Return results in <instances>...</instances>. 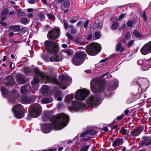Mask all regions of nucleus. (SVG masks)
I'll list each match as a JSON object with an SVG mask.
<instances>
[{"mask_svg": "<svg viewBox=\"0 0 151 151\" xmlns=\"http://www.w3.org/2000/svg\"><path fill=\"white\" fill-rule=\"evenodd\" d=\"M91 91L95 94L89 96L87 100V103L92 108L100 104L103 99L102 95L96 93H102L104 91L103 81L99 79H93L90 82Z\"/></svg>", "mask_w": 151, "mask_h": 151, "instance_id": "1", "label": "nucleus"}, {"mask_svg": "<svg viewBox=\"0 0 151 151\" xmlns=\"http://www.w3.org/2000/svg\"><path fill=\"white\" fill-rule=\"evenodd\" d=\"M68 120L69 117L67 115L60 113L52 118L51 123L44 124L41 127V130L44 133L47 134L50 132L52 129L60 130L68 124Z\"/></svg>", "mask_w": 151, "mask_h": 151, "instance_id": "2", "label": "nucleus"}, {"mask_svg": "<svg viewBox=\"0 0 151 151\" xmlns=\"http://www.w3.org/2000/svg\"><path fill=\"white\" fill-rule=\"evenodd\" d=\"M58 79L60 82L57 79L55 78H50L45 75L42 76V79L45 81V82H50L55 85H57L58 87H54L55 91H57L59 87L60 88L65 89L67 86L69 85L71 83L72 79L71 78L66 75H60L58 77Z\"/></svg>", "mask_w": 151, "mask_h": 151, "instance_id": "3", "label": "nucleus"}, {"mask_svg": "<svg viewBox=\"0 0 151 151\" xmlns=\"http://www.w3.org/2000/svg\"><path fill=\"white\" fill-rule=\"evenodd\" d=\"M44 47L49 53L52 55L50 58L51 62L61 61L63 58L58 53L59 48L57 43L47 40L45 42Z\"/></svg>", "mask_w": 151, "mask_h": 151, "instance_id": "4", "label": "nucleus"}, {"mask_svg": "<svg viewBox=\"0 0 151 151\" xmlns=\"http://www.w3.org/2000/svg\"><path fill=\"white\" fill-rule=\"evenodd\" d=\"M31 111L30 115H28L27 117V120L31 119V117L33 118L38 117L40 115L42 111V107L38 104L35 103L32 105L30 107Z\"/></svg>", "mask_w": 151, "mask_h": 151, "instance_id": "5", "label": "nucleus"}, {"mask_svg": "<svg viewBox=\"0 0 151 151\" xmlns=\"http://www.w3.org/2000/svg\"><path fill=\"white\" fill-rule=\"evenodd\" d=\"M101 49V45L97 43H92L87 45L86 49L87 53L91 55H94L99 52Z\"/></svg>", "mask_w": 151, "mask_h": 151, "instance_id": "6", "label": "nucleus"}, {"mask_svg": "<svg viewBox=\"0 0 151 151\" xmlns=\"http://www.w3.org/2000/svg\"><path fill=\"white\" fill-rule=\"evenodd\" d=\"M86 56V54L84 52L77 53L72 59V62L75 65H79L83 62Z\"/></svg>", "mask_w": 151, "mask_h": 151, "instance_id": "7", "label": "nucleus"}, {"mask_svg": "<svg viewBox=\"0 0 151 151\" xmlns=\"http://www.w3.org/2000/svg\"><path fill=\"white\" fill-rule=\"evenodd\" d=\"M13 111L15 116L18 118H22L24 115V109L20 104L16 105L13 107Z\"/></svg>", "mask_w": 151, "mask_h": 151, "instance_id": "8", "label": "nucleus"}, {"mask_svg": "<svg viewBox=\"0 0 151 151\" xmlns=\"http://www.w3.org/2000/svg\"><path fill=\"white\" fill-rule=\"evenodd\" d=\"M89 94V92L86 89H79L76 92L75 98L78 100L82 101L85 99Z\"/></svg>", "mask_w": 151, "mask_h": 151, "instance_id": "9", "label": "nucleus"}, {"mask_svg": "<svg viewBox=\"0 0 151 151\" xmlns=\"http://www.w3.org/2000/svg\"><path fill=\"white\" fill-rule=\"evenodd\" d=\"M60 35V29L58 28L52 29L50 30L47 35L48 38L53 40L58 38Z\"/></svg>", "mask_w": 151, "mask_h": 151, "instance_id": "10", "label": "nucleus"}, {"mask_svg": "<svg viewBox=\"0 0 151 151\" xmlns=\"http://www.w3.org/2000/svg\"><path fill=\"white\" fill-rule=\"evenodd\" d=\"M86 105L82 103L80 101H73L72 102V107L70 108V111H78L81 109H84Z\"/></svg>", "mask_w": 151, "mask_h": 151, "instance_id": "11", "label": "nucleus"}, {"mask_svg": "<svg viewBox=\"0 0 151 151\" xmlns=\"http://www.w3.org/2000/svg\"><path fill=\"white\" fill-rule=\"evenodd\" d=\"M19 93L16 90L13 91L11 96L8 98L9 101L12 104H15L19 101Z\"/></svg>", "mask_w": 151, "mask_h": 151, "instance_id": "12", "label": "nucleus"}, {"mask_svg": "<svg viewBox=\"0 0 151 151\" xmlns=\"http://www.w3.org/2000/svg\"><path fill=\"white\" fill-rule=\"evenodd\" d=\"M142 54L145 55L151 52V41L145 44L141 49Z\"/></svg>", "mask_w": 151, "mask_h": 151, "instance_id": "13", "label": "nucleus"}, {"mask_svg": "<svg viewBox=\"0 0 151 151\" xmlns=\"http://www.w3.org/2000/svg\"><path fill=\"white\" fill-rule=\"evenodd\" d=\"M33 99H31L30 97L26 96H22L21 98L20 99V101L22 103H29L30 102H34L36 99L35 96H33Z\"/></svg>", "mask_w": 151, "mask_h": 151, "instance_id": "14", "label": "nucleus"}, {"mask_svg": "<svg viewBox=\"0 0 151 151\" xmlns=\"http://www.w3.org/2000/svg\"><path fill=\"white\" fill-rule=\"evenodd\" d=\"M143 130L142 127H139L136 128L132 130L131 132V134L133 136H137L139 135Z\"/></svg>", "mask_w": 151, "mask_h": 151, "instance_id": "15", "label": "nucleus"}, {"mask_svg": "<svg viewBox=\"0 0 151 151\" xmlns=\"http://www.w3.org/2000/svg\"><path fill=\"white\" fill-rule=\"evenodd\" d=\"M45 114L42 116V119L44 121H47L50 120L52 116L50 113L48 111H45Z\"/></svg>", "mask_w": 151, "mask_h": 151, "instance_id": "16", "label": "nucleus"}, {"mask_svg": "<svg viewBox=\"0 0 151 151\" xmlns=\"http://www.w3.org/2000/svg\"><path fill=\"white\" fill-rule=\"evenodd\" d=\"M123 143L122 139L120 138L116 139L113 142V145L114 147H116L122 145Z\"/></svg>", "mask_w": 151, "mask_h": 151, "instance_id": "17", "label": "nucleus"}, {"mask_svg": "<svg viewBox=\"0 0 151 151\" xmlns=\"http://www.w3.org/2000/svg\"><path fill=\"white\" fill-rule=\"evenodd\" d=\"M30 85L29 83L26 85H24L21 87V92L23 94L25 93L30 89Z\"/></svg>", "mask_w": 151, "mask_h": 151, "instance_id": "18", "label": "nucleus"}, {"mask_svg": "<svg viewBox=\"0 0 151 151\" xmlns=\"http://www.w3.org/2000/svg\"><path fill=\"white\" fill-rule=\"evenodd\" d=\"M111 84H114L112 86H110V87L108 88L109 90H114L117 88L118 85V81L116 79H114V81L111 82Z\"/></svg>", "mask_w": 151, "mask_h": 151, "instance_id": "19", "label": "nucleus"}, {"mask_svg": "<svg viewBox=\"0 0 151 151\" xmlns=\"http://www.w3.org/2000/svg\"><path fill=\"white\" fill-rule=\"evenodd\" d=\"M53 101V99L51 98H43L41 100V103L46 104L51 103Z\"/></svg>", "mask_w": 151, "mask_h": 151, "instance_id": "20", "label": "nucleus"}, {"mask_svg": "<svg viewBox=\"0 0 151 151\" xmlns=\"http://www.w3.org/2000/svg\"><path fill=\"white\" fill-rule=\"evenodd\" d=\"M20 27L19 25H16L10 26L9 28V29L11 31L19 32L20 30Z\"/></svg>", "mask_w": 151, "mask_h": 151, "instance_id": "21", "label": "nucleus"}, {"mask_svg": "<svg viewBox=\"0 0 151 151\" xmlns=\"http://www.w3.org/2000/svg\"><path fill=\"white\" fill-rule=\"evenodd\" d=\"M88 132L87 131V130L85 132L81 134H80V136L81 137H84L86 136V137H87V138H85L83 139L84 141H87L90 139L92 137H90L88 135Z\"/></svg>", "mask_w": 151, "mask_h": 151, "instance_id": "22", "label": "nucleus"}, {"mask_svg": "<svg viewBox=\"0 0 151 151\" xmlns=\"http://www.w3.org/2000/svg\"><path fill=\"white\" fill-rule=\"evenodd\" d=\"M149 139L148 137H143V139L145 140V141L141 142V144L143 146H148L150 145L151 144V142L149 141H147L146 140H147Z\"/></svg>", "mask_w": 151, "mask_h": 151, "instance_id": "23", "label": "nucleus"}, {"mask_svg": "<svg viewBox=\"0 0 151 151\" xmlns=\"http://www.w3.org/2000/svg\"><path fill=\"white\" fill-rule=\"evenodd\" d=\"M70 6V4L68 1H65L61 5L62 9L64 8H69Z\"/></svg>", "mask_w": 151, "mask_h": 151, "instance_id": "24", "label": "nucleus"}, {"mask_svg": "<svg viewBox=\"0 0 151 151\" xmlns=\"http://www.w3.org/2000/svg\"><path fill=\"white\" fill-rule=\"evenodd\" d=\"M73 94L67 95L65 98V102L66 103L70 102L73 99Z\"/></svg>", "mask_w": 151, "mask_h": 151, "instance_id": "25", "label": "nucleus"}, {"mask_svg": "<svg viewBox=\"0 0 151 151\" xmlns=\"http://www.w3.org/2000/svg\"><path fill=\"white\" fill-rule=\"evenodd\" d=\"M62 54L65 58H68L71 55V52L69 50H66L63 51L62 52Z\"/></svg>", "mask_w": 151, "mask_h": 151, "instance_id": "26", "label": "nucleus"}, {"mask_svg": "<svg viewBox=\"0 0 151 151\" xmlns=\"http://www.w3.org/2000/svg\"><path fill=\"white\" fill-rule=\"evenodd\" d=\"M39 81V80L37 77H35L33 80L31 81V84L32 85V87L33 88L35 87V85L37 84Z\"/></svg>", "mask_w": 151, "mask_h": 151, "instance_id": "27", "label": "nucleus"}, {"mask_svg": "<svg viewBox=\"0 0 151 151\" xmlns=\"http://www.w3.org/2000/svg\"><path fill=\"white\" fill-rule=\"evenodd\" d=\"M116 49V50L118 52L120 51V52H122L124 50V47H122L121 43L120 42L117 45Z\"/></svg>", "mask_w": 151, "mask_h": 151, "instance_id": "28", "label": "nucleus"}, {"mask_svg": "<svg viewBox=\"0 0 151 151\" xmlns=\"http://www.w3.org/2000/svg\"><path fill=\"white\" fill-rule=\"evenodd\" d=\"M119 26L118 22H115L111 25V28L113 30H115L118 29Z\"/></svg>", "mask_w": 151, "mask_h": 151, "instance_id": "29", "label": "nucleus"}, {"mask_svg": "<svg viewBox=\"0 0 151 151\" xmlns=\"http://www.w3.org/2000/svg\"><path fill=\"white\" fill-rule=\"evenodd\" d=\"M88 132V135L89 136V135L91 136L95 135L96 134V131L95 130L93 129H89L87 130Z\"/></svg>", "mask_w": 151, "mask_h": 151, "instance_id": "30", "label": "nucleus"}, {"mask_svg": "<svg viewBox=\"0 0 151 151\" xmlns=\"http://www.w3.org/2000/svg\"><path fill=\"white\" fill-rule=\"evenodd\" d=\"M143 81V79H136L134 80L133 81V84L134 85H137L138 86H140L139 83L142 82Z\"/></svg>", "mask_w": 151, "mask_h": 151, "instance_id": "31", "label": "nucleus"}, {"mask_svg": "<svg viewBox=\"0 0 151 151\" xmlns=\"http://www.w3.org/2000/svg\"><path fill=\"white\" fill-rule=\"evenodd\" d=\"M20 21L22 24H28L29 20L27 18L24 17L21 19Z\"/></svg>", "mask_w": 151, "mask_h": 151, "instance_id": "32", "label": "nucleus"}, {"mask_svg": "<svg viewBox=\"0 0 151 151\" xmlns=\"http://www.w3.org/2000/svg\"><path fill=\"white\" fill-rule=\"evenodd\" d=\"M37 18L40 21H43L45 19V16L43 14L40 13L37 15Z\"/></svg>", "mask_w": 151, "mask_h": 151, "instance_id": "33", "label": "nucleus"}, {"mask_svg": "<svg viewBox=\"0 0 151 151\" xmlns=\"http://www.w3.org/2000/svg\"><path fill=\"white\" fill-rule=\"evenodd\" d=\"M133 34L134 36L138 38H141L142 37V35L139 32L137 31H134L133 32Z\"/></svg>", "mask_w": 151, "mask_h": 151, "instance_id": "34", "label": "nucleus"}, {"mask_svg": "<svg viewBox=\"0 0 151 151\" xmlns=\"http://www.w3.org/2000/svg\"><path fill=\"white\" fill-rule=\"evenodd\" d=\"M89 147L88 145H86V144H84L83 146L81 148L80 151H87Z\"/></svg>", "mask_w": 151, "mask_h": 151, "instance_id": "35", "label": "nucleus"}, {"mask_svg": "<svg viewBox=\"0 0 151 151\" xmlns=\"http://www.w3.org/2000/svg\"><path fill=\"white\" fill-rule=\"evenodd\" d=\"M126 16V13H123L120 15L119 17L116 18V19L117 21H120L122 19L125 18Z\"/></svg>", "mask_w": 151, "mask_h": 151, "instance_id": "36", "label": "nucleus"}, {"mask_svg": "<svg viewBox=\"0 0 151 151\" xmlns=\"http://www.w3.org/2000/svg\"><path fill=\"white\" fill-rule=\"evenodd\" d=\"M25 13L24 12L22 11V9H19L17 10V15L19 16H22L25 15Z\"/></svg>", "mask_w": 151, "mask_h": 151, "instance_id": "37", "label": "nucleus"}, {"mask_svg": "<svg viewBox=\"0 0 151 151\" xmlns=\"http://www.w3.org/2000/svg\"><path fill=\"white\" fill-rule=\"evenodd\" d=\"M126 130L124 127H122L119 132L122 135H125L128 134V132L126 131Z\"/></svg>", "mask_w": 151, "mask_h": 151, "instance_id": "38", "label": "nucleus"}, {"mask_svg": "<svg viewBox=\"0 0 151 151\" xmlns=\"http://www.w3.org/2000/svg\"><path fill=\"white\" fill-rule=\"evenodd\" d=\"M48 87L46 85H43L42 88V90L43 93H45L47 92L48 90Z\"/></svg>", "mask_w": 151, "mask_h": 151, "instance_id": "39", "label": "nucleus"}, {"mask_svg": "<svg viewBox=\"0 0 151 151\" xmlns=\"http://www.w3.org/2000/svg\"><path fill=\"white\" fill-rule=\"evenodd\" d=\"M31 68L27 67H25L24 68V72L27 75L29 73H30L31 71Z\"/></svg>", "mask_w": 151, "mask_h": 151, "instance_id": "40", "label": "nucleus"}, {"mask_svg": "<svg viewBox=\"0 0 151 151\" xmlns=\"http://www.w3.org/2000/svg\"><path fill=\"white\" fill-rule=\"evenodd\" d=\"M11 78H12L11 77L8 76L6 77L5 81H7V83H8V84H12V83H11V81H10V79Z\"/></svg>", "mask_w": 151, "mask_h": 151, "instance_id": "41", "label": "nucleus"}, {"mask_svg": "<svg viewBox=\"0 0 151 151\" xmlns=\"http://www.w3.org/2000/svg\"><path fill=\"white\" fill-rule=\"evenodd\" d=\"M1 90L2 93L4 95L6 94L8 92V90L3 87H1Z\"/></svg>", "mask_w": 151, "mask_h": 151, "instance_id": "42", "label": "nucleus"}, {"mask_svg": "<svg viewBox=\"0 0 151 151\" xmlns=\"http://www.w3.org/2000/svg\"><path fill=\"white\" fill-rule=\"evenodd\" d=\"M142 17L143 18L145 22H147V17L146 16V14L145 12V11H144L142 13Z\"/></svg>", "mask_w": 151, "mask_h": 151, "instance_id": "43", "label": "nucleus"}, {"mask_svg": "<svg viewBox=\"0 0 151 151\" xmlns=\"http://www.w3.org/2000/svg\"><path fill=\"white\" fill-rule=\"evenodd\" d=\"M89 22V20H86L82 24V25L83 26V27L85 28L86 29L88 28V25Z\"/></svg>", "mask_w": 151, "mask_h": 151, "instance_id": "44", "label": "nucleus"}, {"mask_svg": "<svg viewBox=\"0 0 151 151\" xmlns=\"http://www.w3.org/2000/svg\"><path fill=\"white\" fill-rule=\"evenodd\" d=\"M63 22L64 24V27L65 29L67 30L68 28V24L67 22V21L64 19L63 20Z\"/></svg>", "mask_w": 151, "mask_h": 151, "instance_id": "45", "label": "nucleus"}, {"mask_svg": "<svg viewBox=\"0 0 151 151\" xmlns=\"http://www.w3.org/2000/svg\"><path fill=\"white\" fill-rule=\"evenodd\" d=\"M18 80L20 83H25V81L24 79L21 77L19 76V77Z\"/></svg>", "mask_w": 151, "mask_h": 151, "instance_id": "46", "label": "nucleus"}, {"mask_svg": "<svg viewBox=\"0 0 151 151\" xmlns=\"http://www.w3.org/2000/svg\"><path fill=\"white\" fill-rule=\"evenodd\" d=\"M101 36V34L98 32H97L95 33V37L97 39H99Z\"/></svg>", "mask_w": 151, "mask_h": 151, "instance_id": "47", "label": "nucleus"}, {"mask_svg": "<svg viewBox=\"0 0 151 151\" xmlns=\"http://www.w3.org/2000/svg\"><path fill=\"white\" fill-rule=\"evenodd\" d=\"M94 25L95 27H96L97 29H100L101 28V25L99 23H94Z\"/></svg>", "mask_w": 151, "mask_h": 151, "instance_id": "48", "label": "nucleus"}, {"mask_svg": "<svg viewBox=\"0 0 151 151\" xmlns=\"http://www.w3.org/2000/svg\"><path fill=\"white\" fill-rule=\"evenodd\" d=\"M9 11L7 9H4L1 12V14L5 15Z\"/></svg>", "mask_w": 151, "mask_h": 151, "instance_id": "49", "label": "nucleus"}, {"mask_svg": "<svg viewBox=\"0 0 151 151\" xmlns=\"http://www.w3.org/2000/svg\"><path fill=\"white\" fill-rule=\"evenodd\" d=\"M125 38L127 39H128L131 37V35L130 32H127L126 35H124Z\"/></svg>", "mask_w": 151, "mask_h": 151, "instance_id": "50", "label": "nucleus"}, {"mask_svg": "<svg viewBox=\"0 0 151 151\" xmlns=\"http://www.w3.org/2000/svg\"><path fill=\"white\" fill-rule=\"evenodd\" d=\"M66 36L68 37V38L70 40L73 39V36L68 32L66 33Z\"/></svg>", "mask_w": 151, "mask_h": 151, "instance_id": "51", "label": "nucleus"}, {"mask_svg": "<svg viewBox=\"0 0 151 151\" xmlns=\"http://www.w3.org/2000/svg\"><path fill=\"white\" fill-rule=\"evenodd\" d=\"M47 16L50 19H54L55 18V16L53 14H47Z\"/></svg>", "mask_w": 151, "mask_h": 151, "instance_id": "52", "label": "nucleus"}, {"mask_svg": "<svg viewBox=\"0 0 151 151\" xmlns=\"http://www.w3.org/2000/svg\"><path fill=\"white\" fill-rule=\"evenodd\" d=\"M134 43V40H131L127 44V46L128 47H130Z\"/></svg>", "mask_w": 151, "mask_h": 151, "instance_id": "53", "label": "nucleus"}, {"mask_svg": "<svg viewBox=\"0 0 151 151\" xmlns=\"http://www.w3.org/2000/svg\"><path fill=\"white\" fill-rule=\"evenodd\" d=\"M132 21L131 20L127 22V25L129 27H132Z\"/></svg>", "mask_w": 151, "mask_h": 151, "instance_id": "54", "label": "nucleus"}, {"mask_svg": "<svg viewBox=\"0 0 151 151\" xmlns=\"http://www.w3.org/2000/svg\"><path fill=\"white\" fill-rule=\"evenodd\" d=\"M143 63L144 61L142 60H139L137 62V64L139 65H142L143 64Z\"/></svg>", "mask_w": 151, "mask_h": 151, "instance_id": "55", "label": "nucleus"}, {"mask_svg": "<svg viewBox=\"0 0 151 151\" xmlns=\"http://www.w3.org/2000/svg\"><path fill=\"white\" fill-rule=\"evenodd\" d=\"M28 1L29 3L31 4H35L37 2L36 0H28Z\"/></svg>", "mask_w": 151, "mask_h": 151, "instance_id": "56", "label": "nucleus"}, {"mask_svg": "<svg viewBox=\"0 0 151 151\" xmlns=\"http://www.w3.org/2000/svg\"><path fill=\"white\" fill-rule=\"evenodd\" d=\"M70 31L71 33L72 34H75L77 32L76 30L74 28L72 29Z\"/></svg>", "mask_w": 151, "mask_h": 151, "instance_id": "57", "label": "nucleus"}, {"mask_svg": "<svg viewBox=\"0 0 151 151\" xmlns=\"http://www.w3.org/2000/svg\"><path fill=\"white\" fill-rule=\"evenodd\" d=\"M35 72L36 74L38 75H41V73L40 72L38 69H35Z\"/></svg>", "mask_w": 151, "mask_h": 151, "instance_id": "58", "label": "nucleus"}, {"mask_svg": "<svg viewBox=\"0 0 151 151\" xmlns=\"http://www.w3.org/2000/svg\"><path fill=\"white\" fill-rule=\"evenodd\" d=\"M69 21L72 24H73L76 22L77 21L76 20L74 19H72L70 20Z\"/></svg>", "mask_w": 151, "mask_h": 151, "instance_id": "59", "label": "nucleus"}, {"mask_svg": "<svg viewBox=\"0 0 151 151\" xmlns=\"http://www.w3.org/2000/svg\"><path fill=\"white\" fill-rule=\"evenodd\" d=\"M92 38V35L91 34L89 35L87 38L88 40H90Z\"/></svg>", "mask_w": 151, "mask_h": 151, "instance_id": "60", "label": "nucleus"}, {"mask_svg": "<svg viewBox=\"0 0 151 151\" xmlns=\"http://www.w3.org/2000/svg\"><path fill=\"white\" fill-rule=\"evenodd\" d=\"M27 16L29 18H32L33 17V15L32 13H29V14H27Z\"/></svg>", "mask_w": 151, "mask_h": 151, "instance_id": "61", "label": "nucleus"}, {"mask_svg": "<svg viewBox=\"0 0 151 151\" xmlns=\"http://www.w3.org/2000/svg\"><path fill=\"white\" fill-rule=\"evenodd\" d=\"M26 31V28L24 27L21 29V31L22 32L24 33H25Z\"/></svg>", "mask_w": 151, "mask_h": 151, "instance_id": "62", "label": "nucleus"}, {"mask_svg": "<svg viewBox=\"0 0 151 151\" xmlns=\"http://www.w3.org/2000/svg\"><path fill=\"white\" fill-rule=\"evenodd\" d=\"M0 24L3 26H6L7 25V24L6 23L1 21H0Z\"/></svg>", "mask_w": 151, "mask_h": 151, "instance_id": "63", "label": "nucleus"}, {"mask_svg": "<svg viewBox=\"0 0 151 151\" xmlns=\"http://www.w3.org/2000/svg\"><path fill=\"white\" fill-rule=\"evenodd\" d=\"M14 35V33L13 32H10L8 34V36L9 37H12L13 35Z\"/></svg>", "mask_w": 151, "mask_h": 151, "instance_id": "64", "label": "nucleus"}]
</instances>
